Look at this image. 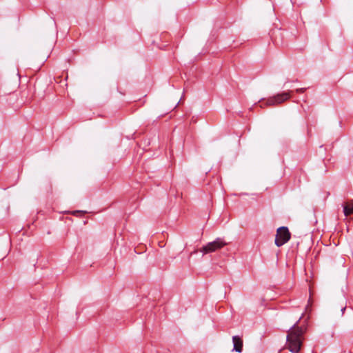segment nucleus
I'll list each match as a JSON object with an SVG mask.
<instances>
[{"label":"nucleus","mask_w":353,"mask_h":353,"mask_svg":"<svg viewBox=\"0 0 353 353\" xmlns=\"http://www.w3.org/2000/svg\"><path fill=\"white\" fill-rule=\"evenodd\" d=\"M301 318L302 316H300L299 320L288 331L286 347L292 353H299L304 339L303 335L306 331V327L298 325Z\"/></svg>","instance_id":"f257e3e1"},{"label":"nucleus","mask_w":353,"mask_h":353,"mask_svg":"<svg viewBox=\"0 0 353 353\" xmlns=\"http://www.w3.org/2000/svg\"><path fill=\"white\" fill-rule=\"evenodd\" d=\"M290 97V92H284L281 94H277L273 97H269L264 102L261 104V108L265 106H273L282 103L283 102L288 100Z\"/></svg>","instance_id":"f03ea898"},{"label":"nucleus","mask_w":353,"mask_h":353,"mask_svg":"<svg viewBox=\"0 0 353 353\" xmlns=\"http://www.w3.org/2000/svg\"><path fill=\"white\" fill-rule=\"evenodd\" d=\"M291 237V234L287 227L282 226L277 229L275 237V245L281 247L286 243Z\"/></svg>","instance_id":"7ed1b4c3"},{"label":"nucleus","mask_w":353,"mask_h":353,"mask_svg":"<svg viewBox=\"0 0 353 353\" xmlns=\"http://www.w3.org/2000/svg\"><path fill=\"white\" fill-rule=\"evenodd\" d=\"M226 245H228V243L225 242L221 238H217L214 241L210 242L207 245L203 246L200 251L205 254L215 252Z\"/></svg>","instance_id":"20e7f679"},{"label":"nucleus","mask_w":353,"mask_h":353,"mask_svg":"<svg viewBox=\"0 0 353 353\" xmlns=\"http://www.w3.org/2000/svg\"><path fill=\"white\" fill-rule=\"evenodd\" d=\"M232 341L234 344V350L241 353L243 350V340L239 336H234L232 337Z\"/></svg>","instance_id":"39448f33"},{"label":"nucleus","mask_w":353,"mask_h":353,"mask_svg":"<svg viewBox=\"0 0 353 353\" xmlns=\"http://www.w3.org/2000/svg\"><path fill=\"white\" fill-rule=\"evenodd\" d=\"M343 212L345 216L353 214V203H347L343 206Z\"/></svg>","instance_id":"423d86ee"},{"label":"nucleus","mask_w":353,"mask_h":353,"mask_svg":"<svg viewBox=\"0 0 353 353\" xmlns=\"http://www.w3.org/2000/svg\"><path fill=\"white\" fill-rule=\"evenodd\" d=\"M305 88H300V89H297L296 90V92H303L305 91Z\"/></svg>","instance_id":"0eeeda50"},{"label":"nucleus","mask_w":353,"mask_h":353,"mask_svg":"<svg viewBox=\"0 0 353 353\" xmlns=\"http://www.w3.org/2000/svg\"><path fill=\"white\" fill-rule=\"evenodd\" d=\"M345 308H346L345 307H342V309H341L342 314L344 313V311L345 310Z\"/></svg>","instance_id":"6e6552de"}]
</instances>
